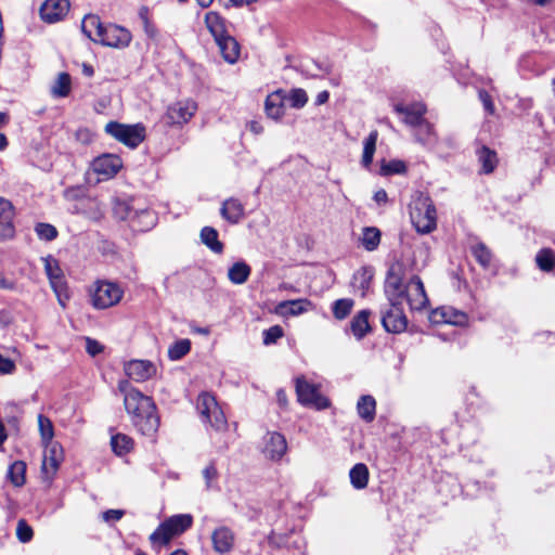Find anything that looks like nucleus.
I'll return each mask as SVG.
<instances>
[{
    "label": "nucleus",
    "mask_w": 555,
    "mask_h": 555,
    "mask_svg": "<svg viewBox=\"0 0 555 555\" xmlns=\"http://www.w3.org/2000/svg\"><path fill=\"white\" fill-rule=\"evenodd\" d=\"M44 454L41 472L47 480H52L61 463L64 461V451L57 441L43 444Z\"/></svg>",
    "instance_id": "11"
},
{
    "label": "nucleus",
    "mask_w": 555,
    "mask_h": 555,
    "mask_svg": "<svg viewBox=\"0 0 555 555\" xmlns=\"http://www.w3.org/2000/svg\"><path fill=\"white\" fill-rule=\"evenodd\" d=\"M296 395L300 404L312 406L317 410H323L330 406V401L321 395L315 384L308 382L304 376H299L295 380Z\"/></svg>",
    "instance_id": "7"
},
{
    "label": "nucleus",
    "mask_w": 555,
    "mask_h": 555,
    "mask_svg": "<svg viewBox=\"0 0 555 555\" xmlns=\"http://www.w3.org/2000/svg\"><path fill=\"white\" fill-rule=\"evenodd\" d=\"M111 446L117 455H124L132 449L133 440L127 435L117 434L112 437Z\"/></svg>",
    "instance_id": "42"
},
{
    "label": "nucleus",
    "mask_w": 555,
    "mask_h": 555,
    "mask_svg": "<svg viewBox=\"0 0 555 555\" xmlns=\"http://www.w3.org/2000/svg\"><path fill=\"white\" fill-rule=\"evenodd\" d=\"M359 416L365 422H372L375 418L376 401L370 395L361 396L357 403Z\"/></svg>",
    "instance_id": "32"
},
{
    "label": "nucleus",
    "mask_w": 555,
    "mask_h": 555,
    "mask_svg": "<svg viewBox=\"0 0 555 555\" xmlns=\"http://www.w3.org/2000/svg\"><path fill=\"white\" fill-rule=\"evenodd\" d=\"M147 14H149L147 8L143 7L140 9L139 16L142 20L144 26H147L149 22H150Z\"/></svg>",
    "instance_id": "64"
},
{
    "label": "nucleus",
    "mask_w": 555,
    "mask_h": 555,
    "mask_svg": "<svg viewBox=\"0 0 555 555\" xmlns=\"http://www.w3.org/2000/svg\"><path fill=\"white\" fill-rule=\"evenodd\" d=\"M412 310H422L428 304L424 284L420 276L413 275L405 285L404 295Z\"/></svg>",
    "instance_id": "13"
},
{
    "label": "nucleus",
    "mask_w": 555,
    "mask_h": 555,
    "mask_svg": "<svg viewBox=\"0 0 555 555\" xmlns=\"http://www.w3.org/2000/svg\"><path fill=\"white\" fill-rule=\"evenodd\" d=\"M14 207L4 197H0V240L11 238L14 235Z\"/></svg>",
    "instance_id": "20"
},
{
    "label": "nucleus",
    "mask_w": 555,
    "mask_h": 555,
    "mask_svg": "<svg viewBox=\"0 0 555 555\" xmlns=\"http://www.w3.org/2000/svg\"><path fill=\"white\" fill-rule=\"evenodd\" d=\"M376 141H377V132L373 131L369 134V137L364 140L363 145V154H362V165L365 169L369 168L373 160V156L376 150Z\"/></svg>",
    "instance_id": "44"
},
{
    "label": "nucleus",
    "mask_w": 555,
    "mask_h": 555,
    "mask_svg": "<svg viewBox=\"0 0 555 555\" xmlns=\"http://www.w3.org/2000/svg\"><path fill=\"white\" fill-rule=\"evenodd\" d=\"M288 101L292 107L301 108L308 101V95L304 89H293L289 93Z\"/></svg>",
    "instance_id": "50"
},
{
    "label": "nucleus",
    "mask_w": 555,
    "mask_h": 555,
    "mask_svg": "<svg viewBox=\"0 0 555 555\" xmlns=\"http://www.w3.org/2000/svg\"><path fill=\"white\" fill-rule=\"evenodd\" d=\"M203 477L206 482V488L211 489L214 488L215 482L218 479V470L214 462L209 463L204 469H203Z\"/></svg>",
    "instance_id": "53"
},
{
    "label": "nucleus",
    "mask_w": 555,
    "mask_h": 555,
    "mask_svg": "<svg viewBox=\"0 0 555 555\" xmlns=\"http://www.w3.org/2000/svg\"><path fill=\"white\" fill-rule=\"evenodd\" d=\"M374 201L378 204V205H383V204H386L387 201H388V196H387V193L385 190H378L374 193V196H373Z\"/></svg>",
    "instance_id": "60"
},
{
    "label": "nucleus",
    "mask_w": 555,
    "mask_h": 555,
    "mask_svg": "<svg viewBox=\"0 0 555 555\" xmlns=\"http://www.w3.org/2000/svg\"><path fill=\"white\" fill-rule=\"evenodd\" d=\"M287 539H288L287 537L281 535V534H276L274 532H272L268 537L269 544L273 545V546H276V547L286 546L287 545Z\"/></svg>",
    "instance_id": "59"
},
{
    "label": "nucleus",
    "mask_w": 555,
    "mask_h": 555,
    "mask_svg": "<svg viewBox=\"0 0 555 555\" xmlns=\"http://www.w3.org/2000/svg\"><path fill=\"white\" fill-rule=\"evenodd\" d=\"M410 218L418 233L427 234L436 229L437 211L430 197L415 192L410 203Z\"/></svg>",
    "instance_id": "2"
},
{
    "label": "nucleus",
    "mask_w": 555,
    "mask_h": 555,
    "mask_svg": "<svg viewBox=\"0 0 555 555\" xmlns=\"http://www.w3.org/2000/svg\"><path fill=\"white\" fill-rule=\"evenodd\" d=\"M128 382L121 380L118 389L124 393V405L133 426L144 436L152 437L159 427V416L153 399L134 388H128Z\"/></svg>",
    "instance_id": "1"
},
{
    "label": "nucleus",
    "mask_w": 555,
    "mask_h": 555,
    "mask_svg": "<svg viewBox=\"0 0 555 555\" xmlns=\"http://www.w3.org/2000/svg\"><path fill=\"white\" fill-rule=\"evenodd\" d=\"M124 295V289L114 282L98 281L91 294V302L95 309H107L117 305Z\"/></svg>",
    "instance_id": "6"
},
{
    "label": "nucleus",
    "mask_w": 555,
    "mask_h": 555,
    "mask_svg": "<svg viewBox=\"0 0 555 555\" xmlns=\"http://www.w3.org/2000/svg\"><path fill=\"white\" fill-rule=\"evenodd\" d=\"M478 96L487 113L493 115L495 113V107L490 94L486 90H479Z\"/></svg>",
    "instance_id": "54"
},
{
    "label": "nucleus",
    "mask_w": 555,
    "mask_h": 555,
    "mask_svg": "<svg viewBox=\"0 0 555 555\" xmlns=\"http://www.w3.org/2000/svg\"><path fill=\"white\" fill-rule=\"evenodd\" d=\"M68 0H46L40 8V16L47 23L63 20L69 11Z\"/></svg>",
    "instance_id": "16"
},
{
    "label": "nucleus",
    "mask_w": 555,
    "mask_h": 555,
    "mask_svg": "<svg viewBox=\"0 0 555 555\" xmlns=\"http://www.w3.org/2000/svg\"><path fill=\"white\" fill-rule=\"evenodd\" d=\"M403 266L400 262L392 263L386 275L385 293L389 302L402 301L405 286L403 285Z\"/></svg>",
    "instance_id": "9"
},
{
    "label": "nucleus",
    "mask_w": 555,
    "mask_h": 555,
    "mask_svg": "<svg viewBox=\"0 0 555 555\" xmlns=\"http://www.w3.org/2000/svg\"><path fill=\"white\" fill-rule=\"evenodd\" d=\"M264 109L268 117L279 119L284 114L283 98L280 91L271 93L267 96L264 102Z\"/></svg>",
    "instance_id": "30"
},
{
    "label": "nucleus",
    "mask_w": 555,
    "mask_h": 555,
    "mask_svg": "<svg viewBox=\"0 0 555 555\" xmlns=\"http://www.w3.org/2000/svg\"><path fill=\"white\" fill-rule=\"evenodd\" d=\"M104 26L100 17L94 14H87L81 22L82 33L95 43V38H100Z\"/></svg>",
    "instance_id": "26"
},
{
    "label": "nucleus",
    "mask_w": 555,
    "mask_h": 555,
    "mask_svg": "<svg viewBox=\"0 0 555 555\" xmlns=\"http://www.w3.org/2000/svg\"><path fill=\"white\" fill-rule=\"evenodd\" d=\"M156 222L155 214L147 208L137 209L131 227L138 231H147L154 227Z\"/></svg>",
    "instance_id": "27"
},
{
    "label": "nucleus",
    "mask_w": 555,
    "mask_h": 555,
    "mask_svg": "<svg viewBox=\"0 0 555 555\" xmlns=\"http://www.w3.org/2000/svg\"><path fill=\"white\" fill-rule=\"evenodd\" d=\"M193 517L191 514H178L170 516L163 521L157 529L150 535L153 544L166 545L172 538L182 534L191 528Z\"/></svg>",
    "instance_id": "3"
},
{
    "label": "nucleus",
    "mask_w": 555,
    "mask_h": 555,
    "mask_svg": "<svg viewBox=\"0 0 555 555\" xmlns=\"http://www.w3.org/2000/svg\"><path fill=\"white\" fill-rule=\"evenodd\" d=\"M393 109L397 114L403 116V121L412 127H425L427 133L431 131V125L424 118L426 114V106L423 103L416 102L412 104H396Z\"/></svg>",
    "instance_id": "8"
},
{
    "label": "nucleus",
    "mask_w": 555,
    "mask_h": 555,
    "mask_svg": "<svg viewBox=\"0 0 555 555\" xmlns=\"http://www.w3.org/2000/svg\"><path fill=\"white\" fill-rule=\"evenodd\" d=\"M125 515L124 509H107L102 513V519L106 522L118 521Z\"/></svg>",
    "instance_id": "55"
},
{
    "label": "nucleus",
    "mask_w": 555,
    "mask_h": 555,
    "mask_svg": "<svg viewBox=\"0 0 555 555\" xmlns=\"http://www.w3.org/2000/svg\"><path fill=\"white\" fill-rule=\"evenodd\" d=\"M124 370L135 382H145L156 374V366L147 360H131L125 364Z\"/></svg>",
    "instance_id": "17"
},
{
    "label": "nucleus",
    "mask_w": 555,
    "mask_h": 555,
    "mask_svg": "<svg viewBox=\"0 0 555 555\" xmlns=\"http://www.w3.org/2000/svg\"><path fill=\"white\" fill-rule=\"evenodd\" d=\"M205 24L215 41L229 35L225 27V20L217 12L210 11L206 13Z\"/></svg>",
    "instance_id": "23"
},
{
    "label": "nucleus",
    "mask_w": 555,
    "mask_h": 555,
    "mask_svg": "<svg viewBox=\"0 0 555 555\" xmlns=\"http://www.w3.org/2000/svg\"><path fill=\"white\" fill-rule=\"evenodd\" d=\"M16 537L22 543L31 541L34 537L33 528L27 524L25 519H20L16 526Z\"/></svg>",
    "instance_id": "49"
},
{
    "label": "nucleus",
    "mask_w": 555,
    "mask_h": 555,
    "mask_svg": "<svg viewBox=\"0 0 555 555\" xmlns=\"http://www.w3.org/2000/svg\"><path fill=\"white\" fill-rule=\"evenodd\" d=\"M86 350L90 356L94 357L102 352L103 346L99 341L88 337L86 339Z\"/></svg>",
    "instance_id": "57"
},
{
    "label": "nucleus",
    "mask_w": 555,
    "mask_h": 555,
    "mask_svg": "<svg viewBox=\"0 0 555 555\" xmlns=\"http://www.w3.org/2000/svg\"><path fill=\"white\" fill-rule=\"evenodd\" d=\"M470 251L476 261L482 268H489L492 260V253L482 242H478L475 245H473L470 247Z\"/></svg>",
    "instance_id": "40"
},
{
    "label": "nucleus",
    "mask_w": 555,
    "mask_h": 555,
    "mask_svg": "<svg viewBox=\"0 0 555 555\" xmlns=\"http://www.w3.org/2000/svg\"><path fill=\"white\" fill-rule=\"evenodd\" d=\"M202 242L214 253L221 254L223 244L218 240V232L211 227H204L201 231Z\"/></svg>",
    "instance_id": "34"
},
{
    "label": "nucleus",
    "mask_w": 555,
    "mask_h": 555,
    "mask_svg": "<svg viewBox=\"0 0 555 555\" xmlns=\"http://www.w3.org/2000/svg\"><path fill=\"white\" fill-rule=\"evenodd\" d=\"M216 43L225 62L233 64L237 61L240 56V44L232 36L227 35L217 40Z\"/></svg>",
    "instance_id": "22"
},
{
    "label": "nucleus",
    "mask_w": 555,
    "mask_h": 555,
    "mask_svg": "<svg viewBox=\"0 0 555 555\" xmlns=\"http://www.w3.org/2000/svg\"><path fill=\"white\" fill-rule=\"evenodd\" d=\"M104 129L112 138L131 149L139 146L145 139V127L142 124L126 125L109 121Z\"/></svg>",
    "instance_id": "4"
},
{
    "label": "nucleus",
    "mask_w": 555,
    "mask_h": 555,
    "mask_svg": "<svg viewBox=\"0 0 555 555\" xmlns=\"http://www.w3.org/2000/svg\"><path fill=\"white\" fill-rule=\"evenodd\" d=\"M409 166L399 159L384 162L382 165V173H404L409 170Z\"/></svg>",
    "instance_id": "48"
},
{
    "label": "nucleus",
    "mask_w": 555,
    "mask_h": 555,
    "mask_svg": "<svg viewBox=\"0 0 555 555\" xmlns=\"http://www.w3.org/2000/svg\"><path fill=\"white\" fill-rule=\"evenodd\" d=\"M373 279V270L370 267H362L354 272L352 276V284L354 287L361 289V295L365 296L366 291L370 287V283Z\"/></svg>",
    "instance_id": "36"
},
{
    "label": "nucleus",
    "mask_w": 555,
    "mask_h": 555,
    "mask_svg": "<svg viewBox=\"0 0 555 555\" xmlns=\"http://www.w3.org/2000/svg\"><path fill=\"white\" fill-rule=\"evenodd\" d=\"M0 289L17 291V283L15 280L9 279L0 272Z\"/></svg>",
    "instance_id": "58"
},
{
    "label": "nucleus",
    "mask_w": 555,
    "mask_h": 555,
    "mask_svg": "<svg viewBox=\"0 0 555 555\" xmlns=\"http://www.w3.org/2000/svg\"><path fill=\"white\" fill-rule=\"evenodd\" d=\"M96 43L111 48H126L131 42V33L121 26L107 24L104 26L100 38H95Z\"/></svg>",
    "instance_id": "10"
},
{
    "label": "nucleus",
    "mask_w": 555,
    "mask_h": 555,
    "mask_svg": "<svg viewBox=\"0 0 555 555\" xmlns=\"http://www.w3.org/2000/svg\"><path fill=\"white\" fill-rule=\"evenodd\" d=\"M26 464L23 461H15L8 469V479L15 487H22L25 483Z\"/></svg>",
    "instance_id": "37"
},
{
    "label": "nucleus",
    "mask_w": 555,
    "mask_h": 555,
    "mask_svg": "<svg viewBox=\"0 0 555 555\" xmlns=\"http://www.w3.org/2000/svg\"><path fill=\"white\" fill-rule=\"evenodd\" d=\"M369 477V468L363 463L356 464L349 472L350 483L357 490H362L367 487Z\"/></svg>",
    "instance_id": "29"
},
{
    "label": "nucleus",
    "mask_w": 555,
    "mask_h": 555,
    "mask_svg": "<svg viewBox=\"0 0 555 555\" xmlns=\"http://www.w3.org/2000/svg\"><path fill=\"white\" fill-rule=\"evenodd\" d=\"M382 232L376 227H364L360 237L361 246L367 251H374L380 244Z\"/></svg>",
    "instance_id": "28"
},
{
    "label": "nucleus",
    "mask_w": 555,
    "mask_h": 555,
    "mask_svg": "<svg viewBox=\"0 0 555 555\" xmlns=\"http://www.w3.org/2000/svg\"><path fill=\"white\" fill-rule=\"evenodd\" d=\"M417 128V137L421 141L426 142L429 140V138L434 134L433 130L430 133H427L425 127H416Z\"/></svg>",
    "instance_id": "61"
},
{
    "label": "nucleus",
    "mask_w": 555,
    "mask_h": 555,
    "mask_svg": "<svg viewBox=\"0 0 555 555\" xmlns=\"http://www.w3.org/2000/svg\"><path fill=\"white\" fill-rule=\"evenodd\" d=\"M478 159L482 165L485 173H491L498 164L496 153L487 146H482L478 151Z\"/></svg>",
    "instance_id": "39"
},
{
    "label": "nucleus",
    "mask_w": 555,
    "mask_h": 555,
    "mask_svg": "<svg viewBox=\"0 0 555 555\" xmlns=\"http://www.w3.org/2000/svg\"><path fill=\"white\" fill-rule=\"evenodd\" d=\"M122 169V160L116 154H103L92 162L93 173H118Z\"/></svg>",
    "instance_id": "19"
},
{
    "label": "nucleus",
    "mask_w": 555,
    "mask_h": 555,
    "mask_svg": "<svg viewBox=\"0 0 555 555\" xmlns=\"http://www.w3.org/2000/svg\"><path fill=\"white\" fill-rule=\"evenodd\" d=\"M250 275V267L244 261H237L229 268L228 278L233 284L245 283Z\"/></svg>",
    "instance_id": "33"
},
{
    "label": "nucleus",
    "mask_w": 555,
    "mask_h": 555,
    "mask_svg": "<svg viewBox=\"0 0 555 555\" xmlns=\"http://www.w3.org/2000/svg\"><path fill=\"white\" fill-rule=\"evenodd\" d=\"M535 263L543 272H550L555 268V253L551 248H542L535 256Z\"/></svg>",
    "instance_id": "38"
},
{
    "label": "nucleus",
    "mask_w": 555,
    "mask_h": 555,
    "mask_svg": "<svg viewBox=\"0 0 555 555\" xmlns=\"http://www.w3.org/2000/svg\"><path fill=\"white\" fill-rule=\"evenodd\" d=\"M44 261V270L50 281L51 287L55 293H59V287L64 286V279L62 270L57 263V261L52 257H47L43 259Z\"/></svg>",
    "instance_id": "25"
},
{
    "label": "nucleus",
    "mask_w": 555,
    "mask_h": 555,
    "mask_svg": "<svg viewBox=\"0 0 555 555\" xmlns=\"http://www.w3.org/2000/svg\"><path fill=\"white\" fill-rule=\"evenodd\" d=\"M135 210L137 209L132 206L131 202L129 201H124L119 198L114 201L113 212L118 220H128L130 223H132Z\"/></svg>",
    "instance_id": "35"
},
{
    "label": "nucleus",
    "mask_w": 555,
    "mask_h": 555,
    "mask_svg": "<svg viewBox=\"0 0 555 555\" xmlns=\"http://www.w3.org/2000/svg\"><path fill=\"white\" fill-rule=\"evenodd\" d=\"M276 398H278V402L281 405H286V403H287V396H286V392L283 389H279L276 391Z\"/></svg>",
    "instance_id": "63"
},
{
    "label": "nucleus",
    "mask_w": 555,
    "mask_h": 555,
    "mask_svg": "<svg viewBox=\"0 0 555 555\" xmlns=\"http://www.w3.org/2000/svg\"><path fill=\"white\" fill-rule=\"evenodd\" d=\"M354 301L350 298L337 299L333 304V314L337 320H344L349 315L353 308Z\"/></svg>",
    "instance_id": "46"
},
{
    "label": "nucleus",
    "mask_w": 555,
    "mask_h": 555,
    "mask_svg": "<svg viewBox=\"0 0 555 555\" xmlns=\"http://www.w3.org/2000/svg\"><path fill=\"white\" fill-rule=\"evenodd\" d=\"M35 232L40 240L50 242L56 238L57 230L50 223L39 222L35 227Z\"/></svg>",
    "instance_id": "47"
},
{
    "label": "nucleus",
    "mask_w": 555,
    "mask_h": 555,
    "mask_svg": "<svg viewBox=\"0 0 555 555\" xmlns=\"http://www.w3.org/2000/svg\"><path fill=\"white\" fill-rule=\"evenodd\" d=\"M15 369V363L0 353V374H12Z\"/></svg>",
    "instance_id": "56"
},
{
    "label": "nucleus",
    "mask_w": 555,
    "mask_h": 555,
    "mask_svg": "<svg viewBox=\"0 0 555 555\" xmlns=\"http://www.w3.org/2000/svg\"><path fill=\"white\" fill-rule=\"evenodd\" d=\"M197 410L204 422H208L210 426L221 431L227 428L228 422L216 398L208 392H203L197 398Z\"/></svg>",
    "instance_id": "5"
},
{
    "label": "nucleus",
    "mask_w": 555,
    "mask_h": 555,
    "mask_svg": "<svg viewBox=\"0 0 555 555\" xmlns=\"http://www.w3.org/2000/svg\"><path fill=\"white\" fill-rule=\"evenodd\" d=\"M401 302H390V308L382 317L383 326L388 333L399 334L406 330L408 319Z\"/></svg>",
    "instance_id": "12"
},
{
    "label": "nucleus",
    "mask_w": 555,
    "mask_h": 555,
    "mask_svg": "<svg viewBox=\"0 0 555 555\" xmlns=\"http://www.w3.org/2000/svg\"><path fill=\"white\" fill-rule=\"evenodd\" d=\"M287 451L285 437L276 431H269L263 437V455L271 461H280Z\"/></svg>",
    "instance_id": "14"
},
{
    "label": "nucleus",
    "mask_w": 555,
    "mask_h": 555,
    "mask_svg": "<svg viewBox=\"0 0 555 555\" xmlns=\"http://www.w3.org/2000/svg\"><path fill=\"white\" fill-rule=\"evenodd\" d=\"M220 212L230 223H238L244 217V206L238 199L229 198L223 202Z\"/></svg>",
    "instance_id": "24"
},
{
    "label": "nucleus",
    "mask_w": 555,
    "mask_h": 555,
    "mask_svg": "<svg viewBox=\"0 0 555 555\" xmlns=\"http://www.w3.org/2000/svg\"><path fill=\"white\" fill-rule=\"evenodd\" d=\"M311 307L312 304L307 298L284 300L275 306L274 313L282 318L297 317L306 313Z\"/></svg>",
    "instance_id": "18"
},
{
    "label": "nucleus",
    "mask_w": 555,
    "mask_h": 555,
    "mask_svg": "<svg viewBox=\"0 0 555 555\" xmlns=\"http://www.w3.org/2000/svg\"><path fill=\"white\" fill-rule=\"evenodd\" d=\"M191 341L186 338L173 343L168 349V357L172 361L182 359L190 352Z\"/></svg>",
    "instance_id": "45"
},
{
    "label": "nucleus",
    "mask_w": 555,
    "mask_h": 555,
    "mask_svg": "<svg viewBox=\"0 0 555 555\" xmlns=\"http://www.w3.org/2000/svg\"><path fill=\"white\" fill-rule=\"evenodd\" d=\"M77 139L83 143H88L91 141V133L88 130H78Z\"/></svg>",
    "instance_id": "62"
},
{
    "label": "nucleus",
    "mask_w": 555,
    "mask_h": 555,
    "mask_svg": "<svg viewBox=\"0 0 555 555\" xmlns=\"http://www.w3.org/2000/svg\"><path fill=\"white\" fill-rule=\"evenodd\" d=\"M444 322L453 325H464L467 323V315L464 312L450 310L443 313Z\"/></svg>",
    "instance_id": "52"
},
{
    "label": "nucleus",
    "mask_w": 555,
    "mask_h": 555,
    "mask_svg": "<svg viewBox=\"0 0 555 555\" xmlns=\"http://www.w3.org/2000/svg\"><path fill=\"white\" fill-rule=\"evenodd\" d=\"M70 91V76L67 73H60L51 87V93L55 98H65Z\"/></svg>",
    "instance_id": "41"
},
{
    "label": "nucleus",
    "mask_w": 555,
    "mask_h": 555,
    "mask_svg": "<svg viewBox=\"0 0 555 555\" xmlns=\"http://www.w3.org/2000/svg\"><path fill=\"white\" fill-rule=\"evenodd\" d=\"M370 311L362 310L358 314L353 317L350 322V328L352 334L358 338H363L367 332H370L371 326L369 323Z\"/></svg>",
    "instance_id": "31"
},
{
    "label": "nucleus",
    "mask_w": 555,
    "mask_h": 555,
    "mask_svg": "<svg viewBox=\"0 0 555 555\" xmlns=\"http://www.w3.org/2000/svg\"><path fill=\"white\" fill-rule=\"evenodd\" d=\"M283 335H284V332L280 325L271 326L268 330H264L262 333L263 344L266 346L275 344L278 341V339L283 337Z\"/></svg>",
    "instance_id": "51"
},
{
    "label": "nucleus",
    "mask_w": 555,
    "mask_h": 555,
    "mask_svg": "<svg viewBox=\"0 0 555 555\" xmlns=\"http://www.w3.org/2000/svg\"><path fill=\"white\" fill-rule=\"evenodd\" d=\"M197 111V104L193 100L179 101L167 109V118L171 125L186 124Z\"/></svg>",
    "instance_id": "15"
},
{
    "label": "nucleus",
    "mask_w": 555,
    "mask_h": 555,
    "mask_svg": "<svg viewBox=\"0 0 555 555\" xmlns=\"http://www.w3.org/2000/svg\"><path fill=\"white\" fill-rule=\"evenodd\" d=\"M211 540L214 550L220 554H223L232 548L234 535L229 528L220 527L212 532Z\"/></svg>",
    "instance_id": "21"
},
{
    "label": "nucleus",
    "mask_w": 555,
    "mask_h": 555,
    "mask_svg": "<svg viewBox=\"0 0 555 555\" xmlns=\"http://www.w3.org/2000/svg\"><path fill=\"white\" fill-rule=\"evenodd\" d=\"M38 428L42 444L54 442V426L49 417L43 414H39Z\"/></svg>",
    "instance_id": "43"
}]
</instances>
